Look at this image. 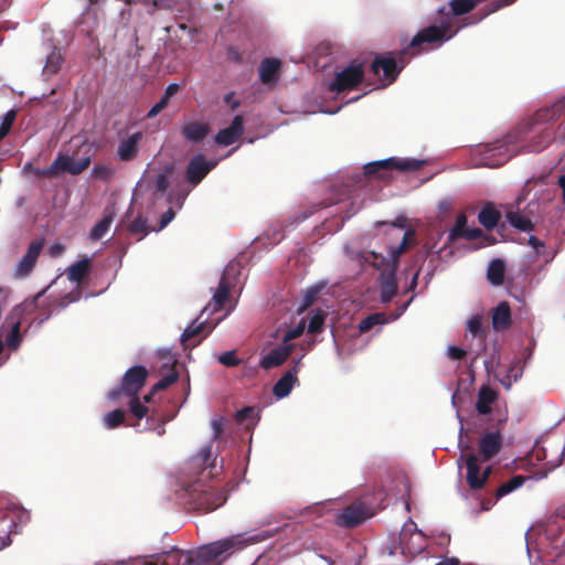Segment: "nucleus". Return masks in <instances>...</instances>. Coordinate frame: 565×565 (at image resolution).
I'll return each instance as SVG.
<instances>
[{"label": "nucleus", "instance_id": "f257e3e1", "mask_svg": "<svg viewBox=\"0 0 565 565\" xmlns=\"http://www.w3.org/2000/svg\"><path fill=\"white\" fill-rule=\"evenodd\" d=\"M241 535L225 537L193 550L171 547L143 558L142 565H213L228 558L234 552L246 546Z\"/></svg>", "mask_w": 565, "mask_h": 565}, {"label": "nucleus", "instance_id": "f03ea898", "mask_svg": "<svg viewBox=\"0 0 565 565\" xmlns=\"http://www.w3.org/2000/svg\"><path fill=\"white\" fill-rule=\"evenodd\" d=\"M564 111V103L557 102L551 106L539 109L529 121V132L536 134L525 146L527 152H540L544 150L552 141L553 135L546 128L542 127L555 121Z\"/></svg>", "mask_w": 565, "mask_h": 565}, {"label": "nucleus", "instance_id": "7ed1b4c3", "mask_svg": "<svg viewBox=\"0 0 565 565\" xmlns=\"http://www.w3.org/2000/svg\"><path fill=\"white\" fill-rule=\"evenodd\" d=\"M185 491L189 495V503L193 504L194 509L204 512L213 511L226 501L224 491L212 484H205L202 479L190 483Z\"/></svg>", "mask_w": 565, "mask_h": 565}, {"label": "nucleus", "instance_id": "20e7f679", "mask_svg": "<svg viewBox=\"0 0 565 565\" xmlns=\"http://www.w3.org/2000/svg\"><path fill=\"white\" fill-rule=\"evenodd\" d=\"M425 164L424 160L419 159H402L391 157L384 160L369 162L364 166V174L366 177H376L382 180H390L392 178V170L401 172L417 171Z\"/></svg>", "mask_w": 565, "mask_h": 565}, {"label": "nucleus", "instance_id": "39448f33", "mask_svg": "<svg viewBox=\"0 0 565 565\" xmlns=\"http://www.w3.org/2000/svg\"><path fill=\"white\" fill-rule=\"evenodd\" d=\"M372 508L362 500H355L334 514V524L340 527L354 529L372 518Z\"/></svg>", "mask_w": 565, "mask_h": 565}, {"label": "nucleus", "instance_id": "423d86ee", "mask_svg": "<svg viewBox=\"0 0 565 565\" xmlns=\"http://www.w3.org/2000/svg\"><path fill=\"white\" fill-rule=\"evenodd\" d=\"M148 377V371L145 366L135 365L126 371L121 384L108 393V398L117 401L121 395L134 397L142 388Z\"/></svg>", "mask_w": 565, "mask_h": 565}, {"label": "nucleus", "instance_id": "0eeeda50", "mask_svg": "<svg viewBox=\"0 0 565 565\" xmlns=\"http://www.w3.org/2000/svg\"><path fill=\"white\" fill-rule=\"evenodd\" d=\"M467 450H470L469 446H466L461 450V455L459 457L458 463L460 465L461 461H465L467 467V476L466 480L471 490H479L482 489L486 484L487 480L490 477L491 468L488 467L484 471H480L479 467V459L478 456L475 452H466Z\"/></svg>", "mask_w": 565, "mask_h": 565}, {"label": "nucleus", "instance_id": "6e6552de", "mask_svg": "<svg viewBox=\"0 0 565 565\" xmlns=\"http://www.w3.org/2000/svg\"><path fill=\"white\" fill-rule=\"evenodd\" d=\"M363 64L354 61L335 74L334 79L329 85V90L341 93L344 90L353 89L363 81Z\"/></svg>", "mask_w": 565, "mask_h": 565}, {"label": "nucleus", "instance_id": "1a4fd4ad", "mask_svg": "<svg viewBox=\"0 0 565 565\" xmlns=\"http://www.w3.org/2000/svg\"><path fill=\"white\" fill-rule=\"evenodd\" d=\"M89 163V158L75 160L72 157L60 154L49 168L42 170L38 174L51 178L54 177L58 170H62L75 175L82 173L85 169H87Z\"/></svg>", "mask_w": 565, "mask_h": 565}, {"label": "nucleus", "instance_id": "9d476101", "mask_svg": "<svg viewBox=\"0 0 565 565\" xmlns=\"http://www.w3.org/2000/svg\"><path fill=\"white\" fill-rule=\"evenodd\" d=\"M381 71L383 72L382 79L385 82V86L392 84L398 77L401 68H398L397 60L394 58L392 53L377 54L374 57L371 64V72L374 75H379Z\"/></svg>", "mask_w": 565, "mask_h": 565}, {"label": "nucleus", "instance_id": "9b49d317", "mask_svg": "<svg viewBox=\"0 0 565 565\" xmlns=\"http://www.w3.org/2000/svg\"><path fill=\"white\" fill-rule=\"evenodd\" d=\"M447 28L430 25L420 30L411 41L409 47L414 49L413 55L419 54L424 44L443 43L448 40Z\"/></svg>", "mask_w": 565, "mask_h": 565}, {"label": "nucleus", "instance_id": "f8f14e48", "mask_svg": "<svg viewBox=\"0 0 565 565\" xmlns=\"http://www.w3.org/2000/svg\"><path fill=\"white\" fill-rule=\"evenodd\" d=\"M43 239H33L30 243L25 254L22 256L14 268V276L17 278H25L32 273L43 249Z\"/></svg>", "mask_w": 565, "mask_h": 565}, {"label": "nucleus", "instance_id": "ddd939ff", "mask_svg": "<svg viewBox=\"0 0 565 565\" xmlns=\"http://www.w3.org/2000/svg\"><path fill=\"white\" fill-rule=\"evenodd\" d=\"M502 446L503 436L499 429L483 433L478 441L481 460L489 461L494 458L501 451Z\"/></svg>", "mask_w": 565, "mask_h": 565}, {"label": "nucleus", "instance_id": "4468645a", "mask_svg": "<svg viewBox=\"0 0 565 565\" xmlns=\"http://www.w3.org/2000/svg\"><path fill=\"white\" fill-rule=\"evenodd\" d=\"M213 167L214 163L206 161L203 154H196L188 163L185 178L189 183L198 185Z\"/></svg>", "mask_w": 565, "mask_h": 565}, {"label": "nucleus", "instance_id": "2eb2a0df", "mask_svg": "<svg viewBox=\"0 0 565 565\" xmlns=\"http://www.w3.org/2000/svg\"><path fill=\"white\" fill-rule=\"evenodd\" d=\"M142 132L137 131L122 138L117 146V157L120 161L130 162L139 156Z\"/></svg>", "mask_w": 565, "mask_h": 565}, {"label": "nucleus", "instance_id": "dca6fc26", "mask_svg": "<svg viewBox=\"0 0 565 565\" xmlns=\"http://www.w3.org/2000/svg\"><path fill=\"white\" fill-rule=\"evenodd\" d=\"M244 131V119L242 115L234 117L227 128L221 129L215 136V142L221 146H231L237 141Z\"/></svg>", "mask_w": 565, "mask_h": 565}, {"label": "nucleus", "instance_id": "f3484780", "mask_svg": "<svg viewBox=\"0 0 565 565\" xmlns=\"http://www.w3.org/2000/svg\"><path fill=\"white\" fill-rule=\"evenodd\" d=\"M300 367L298 360L274 385L273 393L277 398L288 396L296 383H299L297 374Z\"/></svg>", "mask_w": 565, "mask_h": 565}, {"label": "nucleus", "instance_id": "a211bd4d", "mask_svg": "<svg viewBox=\"0 0 565 565\" xmlns=\"http://www.w3.org/2000/svg\"><path fill=\"white\" fill-rule=\"evenodd\" d=\"M294 351L292 344L279 345L269 351L268 354L263 356L259 361V365L264 370H270L285 363V361L291 355Z\"/></svg>", "mask_w": 565, "mask_h": 565}, {"label": "nucleus", "instance_id": "6ab92c4d", "mask_svg": "<svg viewBox=\"0 0 565 565\" xmlns=\"http://www.w3.org/2000/svg\"><path fill=\"white\" fill-rule=\"evenodd\" d=\"M396 270L397 267L392 266L380 275L381 301L384 303L390 302L397 294Z\"/></svg>", "mask_w": 565, "mask_h": 565}, {"label": "nucleus", "instance_id": "aec40b11", "mask_svg": "<svg viewBox=\"0 0 565 565\" xmlns=\"http://www.w3.org/2000/svg\"><path fill=\"white\" fill-rule=\"evenodd\" d=\"M492 327L495 331H504L512 324L511 308L508 301H501L492 310Z\"/></svg>", "mask_w": 565, "mask_h": 565}, {"label": "nucleus", "instance_id": "412c9836", "mask_svg": "<svg viewBox=\"0 0 565 565\" xmlns=\"http://www.w3.org/2000/svg\"><path fill=\"white\" fill-rule=\"evenodd\" d=\"M210 130L209 124L191 121L182 127L181 134L190 142H201L210 134Z\"/></svg>", "mask_w": 565, "mask_h": 565}, {"label": "nucleus", "instance_id": "4be33fe9", "mask_svg": "<svg viewBox=\"0 0 565 565\" xmlns=\"http://www.w3.org/2000/svg\"><path fill=\"white\" fill-rule=\"evenodd\" d=\"M498 399V393L488 385L480 387L478 392V399L476 403V409L481 415H488L491 413V405Z\"/></svg>", "mask_w": 565, "mask_h": 565}, {"label": "nucleus", "instance_id": "5701e85b", "mask_svg": "<svg viewBox=\"0 0 565 565\" xmlns=\"http://www.w3.org/2000/svg\"><path fill=\"white\" fill-rule=\"evenodd\" d=\"M501 218V213L492 203H486L478 215L479 223L487 230L494 228Z\"/></svg>", "mask_w": 565, "mask_h": 565}, {"label": "nucleus", "instance_id": "b1692460", "mask_svg": "<svg viewBox=\"0 0 565 565\" xmlns=\"http://www.w3.org/2000/svg\"><path fill=\"white\" fill-rule=\"evenodd\" d=\"M505 264L500 258H494L489 263L487 279L493 286H501L504 281Z\"/></svg>", "mask_w": 565, "mask_h": 565}, {"label": "nucleus", "instance_id": "393cba45", "mask_svg": "<svg viewBox=\"0 0 565 565\" xmlns=\"http://www.w3.org/2000/svg\"><path fill=\"white\" fill-rule=\"evenodd\" d=\"M90 259L83 258L72 264L67 269V278L73 282H82V280L88 275L90 270Z\"/></svg>", "mask_w": 565, "mask_h": 565}, {"label": "nucleus", "instance_id": "a878e982", "mask_svg": "<svg viewBox=\"0 0 565 565\" xmlns=\"http://www.w3.org/2000/svg\"><path fill=\"white\" fill-rule=\"evenodd\" d=\"M18 525L14 522V519L10 514H6L0 518V545L1 547H6L11 544L10 535L13 532H17Z\"/></svg>", "mask_w": 565, "mask_h": 565}, {"label": "nucleus", "instance_id": "bb28decb", "mask_svg": "<svg viewBox=\"0 0 565 565\" xmlns=\"http://www.w3.org/2000/svg\"><path fill=\"white\" fill-rule=\"evenodd\" d=\"M280 67V61L277 58H264L259 66V77L263 83L267 84L275 79Z\"/></svg>", "mask_w": 565, "mask_h": 565}, {"label": "nucleus", "instance_id": "cd10ccee", "mask_svg": "<svg viewBox=\"0 0 565 565\" xmlns=\"http://www.w3.org/2000/svg\"><path fill=\"white\" fill-rule=\"evenodd\" d=\"M226 275H227V271H225L223 274V276L221 277L218 287L213 295V301H214L213 310H218V309L223 308V306L225 305V302L230 296L231 282L228 281Z\"/></svg>", "mask_w": 565, "mask_h": 565}, {"label": "nucleus", "instance_id": "c85d7f7f", "mask_svg": "<svg viewBox=\"0 0 565 565\" xmlns=\"http://www.w3.org/2000/svg\"><path fill=\"white\" fill-rule=\"evenodd\" d=\"M64 58L60 50L54 47L47 55L45 65L43 67V75L49 78L55 75L62 67Z\"/></svg>", "mask_w": 565, "mask_h": 565}, {"label": "nucleus", "instance_id": "c756f323", "mask_svg": "<svg viewBox=\"0 0 565 565\" xmlns=\"http://www.w3.org/2000/svg\"><path fill=\"white\" fill-rule=\"evenodd\" d=\"M505 218L511 226L519 231L531 232L534 230L533 222L529 217L521 215L518 211H508Z\"/></svg>", "mask_w": 565, "mask_h": 565}, {"label": "nucleus", "instance_id": "7c9ffc66", "mask_svg": "<svg viewBox=\"0 0 565 565\" xmlns=\"http://www.w3.org/2000/svg\"><path fill=\"white\" fill-rule=\"evenodd\" d=\"M114 221V213H108L103 216V218L95 224L89 233V238L94 242L102 239L105 234L109 231L110 225Z\"/></svg>", "mask_w": 565, "mask_h": 565}, {"label": "nucleus", "instance_id": "2f4dec72", "mask_svg": "<svg viewBox=\"0 0 565 565\" xmlns=\"http://www.w3.org/2000/svg\"><path fill=\"white\" fill-rule=\"evenodd\" d=\"M415 236V232L413 230H408L405 232L402 242L398 246L392 247L390 249V256L392 259V266L397 267L398 260L402 254H404L409 246V241L413 239Z\"/></svg>", "mask_w": 565, "mask_h": 565}, {"label": "nucleus", "instance_id": "473e14b6", "mask_svg": "<svg viewBox=\"0 0 565 565\" xmlns=\"http://www.w3.org/2000/svg\"><path fill=\"white\" fill-rule=\"evenodd\" d=\"M467 330L476 338L480 339L482 342L486 340V332L482 329L481 323V317L480 316H473L468 322H467ZM486 351V344L482 343L481 350L477 353L476 359L479 358L482 353Z\"/></svg>", "mask_w": 565, "mask_h": 565}, {"label": "nucleus", "instance_id": "72a5a7b5", "mask_svg": "<svg viewBox=\"0 0 565 565\" xmlns=\"http://www.w3.org/2000/svg\"><path fill=\"white\" fill-rule=\"evenodd\" d=\"M212 458V446L206 445L200 449L196 460L199 461V466H203L202 476L210 477L213 476V469H215V465L210 460Z\"/></svg>", "mask_w": 565, "mask_h": 565}, {"label": "nucleus", "instance_id": "f704fd0d", "mask_svg": "<svg viewBox=\"0 0 565 565\" xmlns=\"http://www.w3.org/2000/svg\"><path fill=\"white\" fill-rule=\"evenodd\" d=\"M525 480H526V477H524V476H521V475L513 476L509 481L502 483L498 488V490L495 492V498L500 499V498L511 493L513 490L523 486Z\"/></svg>", "mask_w": 565, "mask_h": 565}, {"label": "nucleus", "instance_id": "c9c22d12", "mask_svg": "<svg viewBox=\"0 0 565 565\" xmlns=\"http://www.w3.org/2000/svg\"><path fill=\"white\" fill-rule=\"evenodd\" d=\"M126 415L120 408L108 412L104 415L103 423L107 429H115L125 424Z\"/></svg>", "mask_w": 565, "mask_h": 565}, {"label": "nucleus", "instance_id": "e433bc0d", "mask_svg": "<svg viewBox=\"0 0 565 565\" xmlns=\"http://www.w3.org/2000/svg\"><path fill=\"white\" fill-rule=\"evenodd\" d=\"M523 371V361L521 359H516L512 365L509 367L507 373V380L502 381V384L510 388L512 382H516L522 376Z\"/></svg>", "mask_w": 565, "mask_h": 565}, {"label": "nucleus", "instance_id": "4c0bfd02", "mask_svg": "<svg viewBox=\"0 0 565 565\" xmlns=\"http://www.w3.org/2000/svg\"><path fill=\"white\" fill-rule=\"evenodd\" d=\"M466 232H467V216L463 213H461L457 216L455 226L451 228L448 238L450 242H455L458 238H462Z\"/></svg>", "mask_w": 565, "mask_h": 565}, {"label": "nucleus", "instance_id": "58836bf2", "mask_svg": "<svg viewBox=\"0 0 565 565\" xmlns=\"http://www.w3.org/2000/svg\"><path fill=\"white\" fill-rule=\"evenodd\" d=\"M327 313L323 310H317L310 318L308 324V332L317 334L322 331Z\"/></svg>", "mask_w": 565, "mask_h": 565}, {"label": "nucleus", "instance_id": "ea45409f", "mask_svg": "<svg viewBox=\"0 0 565 565\" xmlns=\"http://www.w3.org/2000/svg\"><path fill=\"white\" fill-rule=\"evenodd\" d=\"M385 322V316L383 313H372L366 318L362 319L359 329L361 332L370 331L374 326Z\"/></svg>", "mask_w": 565, "mask_h": 565}, {"label": "nucleus", "instance_id": "a19ab883", "mask_svg": "<svg viewBox=\"0 0 565 565\" xmlns=\"http://www.w3.org/2000/svg\"><path fill=\"white\" fill-rule=\"evenodd\" d=\"M205 327V322L196 323L193 321L190 327H188L181 335V342L186 345V343L193 338L200 335Z\"/></svg>", "mask_w": 565, "mask_h": 565}, {"label": "nucleus", "instance_id": "79ce46f5", "mask_svg": "<svg viewBox=\"0 0 565 565\" xmlns=\"http://www.w3.org/2000/svg\"><path fill=\"white\" fill-rule=\"evenodd\" d=\"M130 398L131 399L129 402V411L139 422L140 419L148 415L149 408L140 402L138 396H134Z\"/></svg>", "mask_w": 565, "mask_h": 565}, {"label": "nucleus", "instance_id": "37998d69", "mask_svg": "<svg viewBox=\"0 0 565 565\" xmlns=\"http://www.w3.org/2000/svg\"><path fill=\"white\" fill-rule=\"evenodd\" d=\"M149 226L147 224V220L143 218L142 216H138L136 217L129 225V232L132 234V235H141L140 238H142L143 236H146L148 233H149Z\"/></svg>", "mask_w": 565, "mask_h": 565}, {"label": "nucleus", "instance_id": "c03bdc74", "mask_svg": "<svg viewBox=\"0 0 565 565\" xmlns=\"http://www.w3.org/2000/svg\"><path fill=\"white\" fill-rule=\"evenodd\" d=\"M179 379V374L174 367L170 369V372L163 376L159 382H157L152 387L153 392L163 391L173 383H175Z\"/></svg>", "mask_w": 565, "mask_h": 565}, {"label": "nucleus", "instance_id": "a18cd8bd", "mask_svg": "<svg viewBox=\"0 0 565 565\" xmlns=\"http://www.w3.org/2000/svg\"><path fill=\"white\" fill-rule=\"evenodd\" d=\"M15 118L17 111L14 109L7 111L6 115L2 117V121L0 125V140H2L10 132Z\"/></svg>", "mask_w": 565, "mask_h": 565}, {"label": "nucleus", "instance_id": "49530a36", "mask_svg": "<svg viewBox=\"0 0 565 565\" xmlns=\"http://www.w3.org/2000/svg\"><path fill=\"white\" fill-rule=\"evenodd\" d=\"M217 361L227 366V367H234L242 363V360L236 356V351H226L217 356Z\"/></svg>", "mask_w": 565, "mask_h": 565}, {"label": "nucleus", "instance_id": "de8ad7c7", "mask_svg": "<svg viewBox=\"0 0 565 565\" xmlns=\"http://www.w3.org/2000/svg\"><path fill=\"white\" fill-rule=\"evenodd\" d=\"M516 0H501V1H494V2L489 3L486 8L482 9V13H481L480 18L478 19V21L484 19L486 17H488L491 13L497 12L498 10H500L503 7L512 4Z\"/></svg>", "mask_w": 565, "mask_h": 565}, {"label": "nucleus", "instance_id": "09e8293b", "mask_svg": "<svg viewBox=\"0 0 565 565\" xmlns=\"http://www.w3.org/2000/svg\"><path fill=\"white\" fill-rule=\"evenodd\" d=\"M21 342V334H20V322H15L11 331L7 338V344L11 349H17L20 345Z\"/></svg>", "mask_w": 565, "mask_h": 565}, {"label": "nucleus", "instance_id": "8fccbe9b", "mask_svg": "<svg viewBox=\"0 0 565 565\" xmlns=\"http://www.w3.org/2000/svg\"><path fill=\"white\" fill-rule=\"evenodd\" d=\"M154 413L152 412L150 416L147 417V425L149 429H153L157 431L159 436H162L166 433V423L169 420L168 418L160 417L158 419V424L154 426Z\"/></svg>", "mask_w": 565, "mask_h": 565}, {"label": "nucleus", "instance_id": "3c124183", "mask_svg": "<svg viewBox=\"0 0 565 565\" xmlns=\"http://www.w3.org/2000/svg\"><path fill=\"white\" fill-rule=\"evenodd\" d=\"M414 49L409 47V45L396 53L394 58L397 60V66L401 68V71L405 67V65L408 63V60L413 55Z\"/></svg>", "mask_w": 565, "mask_h": 565}, {"label": "nucleus", "instance_id": "603ef678", "mask_svg": "<svg viewBox=\"0 0 565 565\" xmlns=\"http://www.w3.org/2000/svg\"><path fill=\"white\" fill-rule=\"evenodd\" d=\"M93 173L100 179H108L113 175L111 169L105 164H96L93 169Z\"/></svg>", "mask_w": 565, "mask_h": 565}, {"label": "nucleus", "instance_id": "864d4df0", "mask_svg": "<svg viewBox=\"0 0 565 565\" xmlns=\"http://www.w3.org/2000/svg\"><path fill=\"white\" fill-rule=\"evenodd\" d=\"M156 185V192L158 193H164L167 189L169 188V180L167 174L160 173L154 182Z\"/></svg>", "mask_w": 565, "mask_h": 565}, {"label": "nucleus", "instance_id": "5fc2aeb1", "mask_svg": "<svg viewBox=\"0 0 565 565\" xmlns=\"http://www.w3.org/2000/svg\"><path fill=\"white\" fill-rule=\"evenodd\" d=\"M302 331H303V326L300 324L294 329H290L286 332V334L284 335V342L285 344L298 337H300L302 334Z\"/></svg>", "mask_w": 565, "mask_h": 565}, {"label": "nucleus", "instance_id": "6e6d98bb", "mask_svg": "<svg viewBox=\"0 0 565 565\" xmlns=\"http://www.w3.org/2000/svg\"><path fill=\"white\" fill-rule=\"evenodd\" d=\"M467 352L458 347L451 345L448 348V355L452 360H461L466 356Z\"/></svg>", "mask_w": 565, "mask_h": 565}, {"label": "nucleus", "instance_id": "4d7b16f0", "mask_svg": "<svg viewBox=\"0 0 565 565\" xmlns=\"http://www.w3.org/2000/svg\"><path fill=\"white\" fill-rule=\"evenodd\" d=\"M174 211L170 207L168 209L160 218V226L159 230H162L166 227L173 218H174Z\"/></svg>", "mask_w": 565, "mask_h": 565}, {"label": "nucleus", "instance_id": "13d9d810", "mask_svg": "<svg viewBox=\"0 0 565 565\" xmlns=\"http://www.w3.org/2000/svg\"><path fill=\"white\" fill-rule=\"evenodd\" d=\"M212 428H213V438L220 439L224 431V424H223L222 419H214L212 422Z\"/></svg>", "mask_w": 565, "mask_h": 565}, {"label": "nucleus", "instance_id": "bf43d9fd", "mask_svg": "<svg viewBox=\"0 0 565 565\" xmlns=\"http://www.w3.org/2000/svg\"><path fill=\"white\" fill-rule=\"evenodd\" d=\"M481 235H482V231L478 227L467 228V232L465 233L462 238H466L468 241H473V239L481 237Z\"/></svg>", "mask_w": 565, "mask_h": 565}, {"label": "nucleus", "instance_id": "052dcab7", "mask_svg": "<svg viewBox=\"0 0 565 565\" xmlns=\"http://www.w3.org/2000/svg\"><path fill=\"white\" fill-rule=\"evenodd\" d=\"M167 106L162 103H156L147 114V118H154L158 116Z\"/></svg>", "mask_w": 565, "mask_h": 565}, {"label": "nucleus", "instance_id": "680f3d73", "mask_svg": "<svg viewBox=\"0 0 565 565\" xmlns=\"http://www.w3.org/2000/svg\"><path fill=\"white\" fill-rule=\"evenodd\" d=\"M167 106L162 103H156L147 114V118H154L158 116Z\"/></svg>", "mask_w": 565, "mask_h": 565}, {"label": "nucleus", "instance_id": "e2e57ef3", "mask_svg": "<svg viewBox=\"0 0 565 565\" xmlns=\"http://www.w3.org/2000/svg\"><path fill=\"white\" fill-rule=\"evenodd\" d=\"M529 245L535 249L536 254H541V250L545 247L544 243L533 235L529 238Z\"/></svg>", "mask_w": 565, "mask_h": 565}, {"label": "nucleus", "instance_id": "0e129e2a", "mask_svg": "<svg viewBox=\"0 0 565 565\" xmlns=\"http://www.w3.org/2000/svg\"><path fill=\"white\" fill-rule=\"evenodd\" d=\"M317 295H318L317 289H311V290L307 291L305 295V298H303V305L306 307L311 306L315 302Z\"/></svg>", "mask_w": 565, "mask_h": 565}, {"label": "nucleus", "instance_id": "69168bd1", "mask_svg": "<svg viewBox=\"0 0 565 565\" xmlns=\"http://www.w3.org/2000/svg\"><path fill=\"white\" fill-rule=\"evenodd\" d=\"M180 89V86L175 83H171L167 86L166 90H164V95L169 98H171L172 96H174Z\"/></svg>", "mask_w": 565, "mask_h": 565}, {"label": "nucleus", "instance_id": "338daca9", "mask_svg": "<svg viewBox=\"0 0 565 565\" xmlns=\"http://www.w3.org/2000/svg\"><path fill=\"white\" fill-rule=\"evenodd\" d=\"M554 138L565 142V121L557 127Z\"/></svg>", "mask_w": 565, "mask_h": 565}, {"label": "nucleus", "instance_id": "774afa93", "mask_svg": "<svg viewBox=\"0 0 565 565\" xmlns=\"http://www.w3.org/2000/svg\"><path fill=\"white\" fill-rule=\"evenodd\" d=\"M557 184L562 189L563 202L565 203V174L558 178Z\"/></svg>", "mask_w": 565, "mask_h": 565}]
</instances>
